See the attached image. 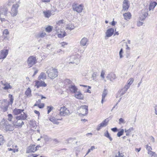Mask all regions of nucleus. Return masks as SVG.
Here are the masks:
<instances>
[{
    "label": "nucleus",
    "instance_id": "9",
    "mask_svg": "<svg viewBox=\"0 0 157 157\" xmlns=\"http://www.w3.org/2000/svg\"><path fill=\"white\" fill-rule=\"evenodd\" d=\"M108 120L107 119H105L101 123L97 126L96 130L98 131L102 128L106 126L108 124Z\"/></svg>",
    "mask_w": 157,
    "mask_h": 157
},
{
    "label": "nucleus",
    "instance_id": "16",
    "mask_svg": "<svg viewBox=\"0 0 157 157\" xmlns=\"http://www.w3.org/2000/svg\"><path fill=\"white\" fill-rule=\"evenodd\" d=\"M7 121L4 119L2 120L0 122V129L4 130H5V128H6V124H7Z\"/></svg>",
    "mask_w": 157,
    "mask_h": 157
},
{
    "label": "nucleus",
    "instance_id": "37",
    "mask_svg": "<svg viewBox=\"0 0 157 157\" xmlns=\"http://www.w3.org/2000/svg\"><path fill=\"white\" fill-rule=\"evenodd\" d=\"M8 97L10 98V101L8 102L9 105H12L13 102L14 98L12 94H9L8 95Z\"/></svg>",
    "mask_w": 157,
    "mask_h": 157
},
{
    "label": "nucleus",
    "instance_id": "54",
    "mask_svg": "<svg viewBox=\"0 0 157 157\" xmlns=\"http://www.w3.org/2000/svg\"><path fill=\"white\" fill-rule=\"evenodd\" d=\"M41 102V100L39 99L38 101L36 102V103L34 105V106H37L39 105Z\"/></svg>",
    "mask_w": 157,
    "mask_h": 157
},
{
    "label": "nucleus",
    "instance_id": "64",
    "mask_svg": "<svg viewBox=\"0 0 157 157\" xmlns=\"http://www.w3.org/2000/svg\"><path fill=\"white\" fill-rule=\"evenodd\" d=\"M34 112L36 114H37L38 116L40 115V113L38 111L35 110Z\"/></svg>",
    "mask_w": 157,
    "mask_h": 157
},
{
    "label": "nucleus",
    "instance_id": "20",
    "mask_svg": "<svg viewBox=\"0 0 157 157\" xmlns=\"http://www.w3.org/2000/svg\"><path fill=\"white\" fill-rule=\"evenodd\" d=\"M123 16L124 17V19L127 21H128L132 17L131 14L130 12H128L124 13Z\"/></svg>",
    "mask_w": 157,
    "mask_h": 157
},
{
    "label": "nucleus",
    "instance_id": "3",
    "mask_svg": "<svg viewBox=\"0 0 157 157\" xmlns=\"http://www.w3.org/2000/svg\"><path fill=\"white\" fill-rule=\"evenodd\" d=\"M37 60L36 57L35 56H29L27 60V63L29 67H31L36 64Z\"/></svg>",
    "mask_w": 157,
    "mask_h": 157
},
{
    "label": "nucleus",
    "instance_id": "28",
    "mask_svg": "<svg viewBox=\"0 0 157 157\" xmlns=\"http://www.w3.org/2000/svg\"><path fill=\"white\" fill-rule=\"evenodd\" d=\"M157 5V3L155 1L151 2L150 3L149 7V10L150 11L152 9H153Z\"/></svg>",
    "mask_w": 157,
    "mask_h": 157
},
{
    "label": "nucleus",
    "instance_id": "31",
    "mask_svg": "<svg viewBox=\"0 0 157 157\" xmlns=\"http://www.w3.org/2000/svg\"><path fill=\"white\" fill-rule=\"evenodd\" d=\"M75 96L76 98L79 99H83V95L80 92H77L75 94Z\"/></svg>",
    "mask_w": 157,
    "mask_h": 157
},
{
    "label": "nucleus",
    "instance_id": "49",
    "mask_svg": "<svg viewBox=\"0 0 157 157\" xmlns=\"http://www.w3.org/2000/svg\"><path fill=\"white\" fill-rule=\"evenodd\" d=\"M146 148L148 152L151 151L152 150V148L148 145H147L146 146Z\"/></svg>",
    "mask_w": 157,
    "mask_h": 157
},
{
    "label": "nucleus",
    "instance_id": "63",
    "mask_svg": "<svg viewBox=\"0 0 157 157\" xmlns=\"http://www.w3.org/2000/svg\"><path fill=\"white\" fill-rule=\"evenodd\" d=\"M141 149V148H136L135 149V151L137 152H139L140 151Z\"/></svg>",
    "mask_w": 157,
    "mask_h": 157
},
{
    "label": "nucleus",
    "instance_id": "36",
    "mask_svg": "<svg viewBox=\"0 0 157 157\" xmlns=\"http://www.w3.org/2000/svg\"><path fill=\"white\" fill-rule=\"evenodd\" d=\"M45 17L48 18L51 16V12L49 10L44 11L43 12Z\"/></svg>",
    "mask_w": 157,
    "mask_h": 157
},
{
    "label": "nucleus",
    "instance_id": "30",
    "mask_svg": "<svg viewBox=\"0 0 157 157\" xmlns=\"http://www.w3.org/2000/svg\"><path fill=\"white\" fill-rule=\"evenodd\" d=\"M49 120L55 124H58L59 122L57 121V120H61V119H56L55 117H51L49 118Z\"/></svg>",
    "mask_w": 157,
    "mask_h": 157
},
{
    "label": "nucleus",
    "instance_id": "55",
    "mask_svg": "<svg viewBox=\"0 0 157 157\" xmlns=\"http://www.w3.org/2000/svg\"><path fill=\"white\" fill-rule=\"evenodd\" d=\"M105 72L102 70L101 72V76L103 79L104 78Z\"/></svg>",
    "mask_w": 157,
    "mask_h": 157
},
{
    "label": "nucleus",
    "instance_id": "7",
    "mask_svg": "<svg viewBox=\"0 0 157 157\" xmlns=\"http://www.w3.org/2000/svg\"><path fill=\"white\" fill-rule=\"evenodd\" d=\"M38 147V146H36L35 145H30L27 148L26 153H29L31 152H34L37 150V148Z\"/></svg>",
    "mask_w": 157,
    "mask_h": 157
},
{
    "label": "nucleus",
    "instance_id": "6",
    "mask_svg": "<svg viewBox=\"0 0 157 157\" xmlns=\"http://www.w3.org/2000/svg\"><path fill=\"white\" fill-rule=\"evenodd\" d=\"M19 6L18 3H17L13 4L12 6L11 11L10 14L13 17L16 16L18 13V9Z\"/></svg>",
    "mask_w": 157,
    "mask_h": 157
},
{
    "label": "nucleus",
    "instance_id": "53",
    "mask_svg": "<svg viewBox=\"0 0 157 157\" xmlns=\"http://www.w3.org/2000/svg\"><path fill=\"white\" fill-rule=\"evenodd\" d=\"M3 33V35L5 34L6 35H8L9 34V32L7 29H5L4 30ZM3 36H4V35Z\"/></svg>",
    "mask_w": 157,
    "mask_h": 157
},
{
    "label": "nucleus",
    "instance_id": "19",
    "mask_svg": "<svg viewBox=\"0 0 157 157\" xmlns=\"http://www.w3.org/2000/svg\"><path fill=\"white\" fill-rule=\"evenodd\" d=\"M114 32V30L113 28H110L108 29L106 33V36L107 37L111 36L113 34Z\"/></svg>",
    "mask_w": 157,
    "mask_h": 157
},
{
    "label": "nucleus",
    "instance_id": "50",
    "mask_svg": "<svg viewBox=\"0 0 157 157\" xmlns=\"http://www.w3.org/2000/svg\"><path fill=\"white\" fill-rule=\"evenodd\" d=\"M123 50L122 48H121L119 52V56L121 58L123 57Z\"/></svg>",
    "mask_w": 157,
    "mask_h": 157
},
{
    "label": "nucleus",
    "instance_id": "25",
    "mask_svg": "<svg viewBox=\"0 0 157 157\" xmlns=\"http://www.w3.org/2000/svg\"><path fill=\"white\" fill-rule=\"evenodd\" d=\"M24 110V109L15 108L13 110V113L15 115H18L21 114Z\"/></svg>",
    "mask_w": 157,
    "mask_h": 157
},
{
    "label": "nucleus",
    "instance_id": "29",
    "mask_svg": "<svg viewBox=\"0 0 157 157\" xmlns=\"http://www.w3.org/2000/svg\"><path fill=\"white\" fill-rule=\"evenodd\" d=\"M66 35V33L63 30H60L59 33L58 34V36L59 38H62L64 37Z\"/></svg>",
    "mask_w": 157,
    "mask_h": 157
},
{
    "label": "nucleus",
    "instance_id": "8",
    "mask_svg": "<svg viewBox=\"0 0 157 157\" xmlns=\"http://www.w3.org/2000/svg\"><path fill=\"white\" fill-rule=\"evenodd\" d=\"M8 52L9 50L8 49L1 50L0 52V59H5L8 55Z\"/></svg>",
    "mask_w": 157,
    "mask_h": 157
},
{
    "label": "nucleus",
    "instance_id": "56",
    "mask_svg": "<svg viewBox=\"0 0 157 157\" xmlns=\"http://www.w3.org/2000/svg\"><path fill=\"white\" fill-rule=\"evenodd\" d=\"M44 103H42L41 104H39L37 106L40 108H42L44 107Z\"/></svg>",
    "mask_w": 157,
    "mask_h": 157
},
{
    "label": "nucleus",
    "instance_id": "10",
    "mask_svg": "<svg viewBox=\"0 0 157 157\" xmlns=\"http://www.w3.org/2000/svg\"><path fill=\"white\" fill-rule=\"evenodd\" d=\"M8 9L7 7L6 6H1L0 8V15H3L5 16H7L8 13Z\"/></svg>",
    "mask_w": 157,
    "mask_h": 157
},
{
    "label": "nucleus",
    "instance_id": "38",
    "mask_svg": "<svg viewBox=\"0 0 157 157\" xmlns=\"http://www.w3.org/2000/svg\"><path fill=\"white\" fill-rule=\"evenodd\" d=\"M104 136L108 138L110 141H112L113 140L112 138L110 136L108 131H106V132H105Z\"/></svg>",
    "mask_w": 157,
    "mask_h": 157
},
{
    "label": "nucleus",
    "instance_id": "13",
    "mask_svg": "<svg viewBox=\"0 0 157 157\" xmlns=\"http://www.w3.org/2000/svg\"><path fill=\"white\" fill-rule=\"evenodd\" d=\"M35 86L37 88H38L40 86L45 87L47 85L43 81H35Z\"/></svg>",
    "mask_w": 157,
    "mask_h": 157
},
{
    "label": "nucleus",
    "instance_id": "22",
    "mask_svg": "<svg viewBox=\"0 0 157 157\" xmlns=\"http://www.w3.org/2000/svg\"><path fill=\"white\" fill-rule=\"evenodd\" d=\"M88 41V39L84 37L82 38L80 41V45L82 46H87V43Z\"/></svg>",
    "mask_w": 157,
    "mask_h": 157
},
{
    "label": "nucleus",
    "instance_id": "41",
    "mask_svg": "<svg viewBox=\"0 0 157 157\" xmlns=\"http://www.w3.org/2000/svg\"><path fill=\"white\" fill-rule=\"evenodd\" d=\"M9 105H9L8 104L6 105H5L4 106H3L2 107V108L3 111L6 112L7 111Z\"/></svg>",
    "mask_w": 157,
    "mask_h": 157
},
{
    "label": "nucleus",
    "instance_id": "27",
    "mask_svg": "<svg viewBox=\"0 0 157 157\" xmlns=\"http://www.w3.org/2000/svg\"><path fill=\"white\" fill-rule=\"evenodd\" d=\"M46 78V75L44 72H41L38 77V79L39 80H44Z\"/></svg>",
    "mask_w": 157,
    "mask_h": 157
},
{
    "label": "nucleus",
    "instance_id": "21",
    "mask_svg": "<svg viewBox=\"0 0 157 157\" xmlns=\"http://www.w3.org/2000/svg\"><path fill=\"white\" fill-rule=\"evenodd\" d=\"M128 88V86L125 85L124 87L120 91V96H121L123 95L126 93Z\"/></svg>",
    "mask_w": 157,
    "mask_h": 157
},
{
    "label": "nucleus",
    "instance_id": "26",
    "mask_svg": "<svg viewBox=\"0 0 157 157\" xmlns=\"http://www.w3.org/2000/svg\"><path fill=\"white\" fill-rule=\"evenodd\" d=\"M80 108L82 109H85V114H82L80 113V114H82L83 116H85L88 113V106L86 105H83L81 106Z\"/></svg>",
    "mask_w": 157,
    "mask_h": 157
},
{
    "label": "nucleus",
    "instance_id": "35",
    "mask_svg": "<svg viewBox=\"0 0 157 157\" xmlns=\"http://www.w3.org/2000/svg\"><path fill=\"white\" fill-rule=\"evenodd\" d=\"M75 28L74 25L71 24H69L66 25V29L70 30L74 29Z\"/></svg>",
    "mask_w": 157,
    "mask_h": 157
},
{
    "label": "nucleus",
    "instance_id": "5",
    "mask_svg": "<svg viewBox=\"0 0 157 157\" xmlns=\"http://www.w3.org/2000/svg\"><path fill=\"white\" fill-rule=\"evenodd\" d=\"M59 115L61 116H65L70 114L68 109L65 106L61 107L59 109Z\"/></svg>",
    "mask_w": 157,
    "mask_h": 157
},
{
    "label": "nucleus",
    "instance_id": "40",
    "mask_svg": "<svg viewBox=\"0 0 157 157\" xmlns=\"http://www.w3.org/2000/svg\"><path fill=\"white\" fill-rule=\"evenodd\" d=\"M61 27L59 26V25H56L55 26V29L54 30L55 31H56V32L59 33L60 30H62V29H60Z\"/></svg>",
    "mask_w": 157,
    "mask_h": 157
},
{
    "label": "nucleus",
    "instance_id": "48",
    "mask_svg": "<svg viewBox=\"0 0 157 157\" xmlns=\"http://www.w3.org/2000/svg\"><path fill=\"white\" fill-rule=\"evenodd\" d=\"M134 130V128L133 127H131L128 130H126V129H125V132H130L132 131H133Z\"/></svg>",
    "mask_w": 157,
    "mask_h": 157
},
{
    "label": "nucleus",
    "instance_id": "32",
    "mask_svg": "<svg viewBox=\"0 0 157 157\" xmlns=\"http://www.w3.org/2000/svg\"><path fill=\"white\" fill-rule=\"evenodd\" d=\"M6 125V128H5V130L6 131H12L13 129V127L11 125L9 124L7 122Z\"/></svg>",
    "mask_w": 157,
    "mask_h": 157
},
{
    "label": "nucleus",
    "instance_id": "60",
    "mask_svg": "<svg viewBox=\"0 0 157 157\" xmlns=\"http://www.w3.org/2000/svg\"><path fill=\"white\" fill-rule=\"evenodd\" d=\"M126 50L127 51H128V50L130 51V48L128 45L127 43H126Z\"/></svg>",
    "mask_w": 157,
    "mask_h": 157
},
{
    "label": "nucleus",
    "instance_id": "14",
    "mask_svg": "<svg viewBox=\"0 0 157 157\" xmlns=\"http://www.w3.org/2000/svg\"><path fill=\"white\" fill-rule=\"evenodd\" d=\"M13 124L14 125L21 127L24 124V123L21 120L16 119Z\"/></svg>",
    "mask_w": 157,
    "mask_h": 157
},
{
    "label": "nucleus",
    "instance_id": "12",
    "mask_svg": "<svg viewBox=\"0 0 157 157\" xmlns=\"http://www.w3.org/2000/svg\"><path fill=\"white\" fill-rule=\"evenodd\" d=\"M122 11H127L129 7V4L128 0H124L123 2Z\"/></svg>",
    "mask_w": 157,
    "mask_h": 157
},
{
    "label": "nucleus",
    "instance_id": "2",
    "mask_svg": "<svg viewBox=\"0 0 157 157\" xmlns=\"http://www.w3.org/2000/svg\"><path fill=\"white\" fill-rule=\"evenodd\" d=\"M45 69L48 76L50 78L53 79L57 76L58 71L55 68L51 67L49 69L45 68Z\"/></svg>",
    "mask_w": 157,
    "mask_h": 157
},
{
    "label": "nucleus",
    "instance_id": "33",
    "mask_svg": "<svg viewBox=\"0 0 157 157\" xmlns=\"http://www.w3.org/2000/svg\"><path fill=\"white\" fill-rule=\"evenodd\" d=\"M29 124L31 128H36V127L37 125L36 123V121L34 120H31L29 122Z\"/></svg>",
    "mask_w": 157,
    "mask_h": 157
},
{
    "label": "nucleus",
    "instance_id": "1",
    "mask_svg": "<svg viewBox=\"0 0 157 157\" xmlns=\"http://www.w3.org/2000/svg\"><path fill=\"white\" fill-rule=\"evenodd\" d=\"M80 52L82 53L79 55L78 53H75L71 56L69 60V64L70 65L73 64L74 66L77 65L79 63L80 58L82 56V53L84 52V50H78V52Z\"/></svg>",
    "mask_w": 157,
    "mask_h": 157
},
{
    "label": "nucleus",
    "instance_id": "51",
    "mask_svg": "<svg viewBox=\"0 0 157 157\" xmlns=\"http://www.w3.org/2000/svg\"><path fill=\"white\" fill-rule=\"evenodd\" d=\"M119 124H121V123L124 124L125 123L124 119L121 118L119 119Z\"/></svg>",
    "mask_w": 157,
    "mask_h": 157
},
{
    "label": "nucleus",
    "instance_id": "4",
    "mask_svg": "<svg viewBox=\"0 0 157 157\" xmlns=\"http://www.w3.org/2000/svg\"><path fill=\"white\" fill-rule=\"evenodd\" d=\"M73 10L78 13H80L83 10L84 5L83 4H79L77 3H74L72 5Z\"/></svg>",
    "mask_w": 157,
    "mask_h": 157
},
{
    "label": "nucleus",
    "instance_id": "15",
    "mask_svg": "<svg viewBox=\"0 0 157 157\" xmlns=\"http://www.w3.org/2000/svg\"><path fill=\"white\" fill-rule=\"evenodd\" d=\"M106 78L108 80L112 82L116 78V75L113 73H110L106 77Z\"/></svg>",
    "mask_w": 157,
    "mask_h": 157
},
{
    "label": "nucleus",
    "instance_id": "24",
    "mask_svg": "<svg viewBox=\"0 0 157 157\" xmlns=\"http://www.w3.org/2000/svg\"><path fill=\"white\" fill-rule=\"evenodd\" d=\"M25 94L27 97L30 98L32 96L31 90L29 87H28L25 92Z\"/></svg>",
    "mask_w": 157,
    "mask_h": 157
},
{
    "label": "nucleus",
    "instance_id": "39",
    "mask_svg": "<svg viewBox=\"0 0 157 157\" xmlns=\"http://www.w3.org/2000/svg\"><path fill=\"white\" fill-rule=\"evenodd\" d=\"M134 81V79L133 78H130L127 81V84L125 85L126 86H128V88H129L130 85Z\"/></svg>",
    "mask_w": 157,
    "mask_h": 157
},
{
    "label": "nucleus",
    "instance_id": "45",
    "mask_svg": "<svg viewBox=\"0 0 157 157\" xmlns=\"http://www.w3.org/2000/svg\"><path fill=\"white\" fill-rule=\"evenodd\" d=\"M4 140L3 136L0 135V145H2L4 143Z\"/></svg>",
    "mask_w": 157,
    "mask_h": 157
},
{
    "label": "nucleus",
    "instance_id": "11",
    "mask_svg": "<svg viewBox=\"0 0 157 157\" xmlns=\"http://www.w3.org/2000/svg\"><path fill=\"white\" fill-rule=\"evenodd\" d=\"M1 84L4 86L2 88L4 90H6L9 89H11L12 87L10 85V83L5 81H1Z\"/></svg>",
    "mask_w": 157,
    "mask_h": 157
},
{
    "label": "nucleus",
    "instance_id": "34",
    "mask_svg": "<svg viewBox=\"0 0 157 157\" xmlns=\"http://www.w3.org/2000/svg\"><path fill=\"white\" fill-rule=\"evenodd\" d=\"M46 35V33L44 32H40L37 34L36 37L38 38H44Z\"/></svg>",
    "mask_w": 157,
    "mask_h": 157
},
{
    "label": "nucleus",
    "instance_id": "62",
    "mask_svg": "<svg viewBox=\"0 0 157 157\" xmlns=\"http://www.w3.org/2000/svg\"><path fill=\"white\" fill-rule=\"evenodd\" d=\"M0 20L2 22H4L6 21L5 18H2L1 17H0Z\"/></svg>",
    "mask_w": 157,
    "mask_h": 157
},
{
    "label": "nucleus",
    "instance_id": "58",
    "mask_svg": "<svg viewBox=\"0 0 157 157\" xmlns=\"http://www.w3.org/2000/svg\"><path fill=\"white\" fill-rule=\"evenodd\" d=\"M150 139L151 140V141L153 142V143H154L155 142V138H154V137L152 136H151L150 137Z\"/></svg>",
    "mask_w": 157,
    "mask_h": 157
},
{
    "label": "nucleus",
    "instance_id": "43",
    "mask_svg": "<svg viewBox=\"0 0 157 157\" xmlns=\"http://www.w3.org/2000/svg\"><path fill=\"white\" fill-rule=\"evenodd\" d=\"M124 132V130L123 129H121V131L118 132L117 135V136L120 137L123 135Z\"/></svg>",
    "mask_w": 157,
    "mask_h": 157
},
{
    "label": "nucleus",
    "instance_id": "23",
    "mask_svg": "<svg viewBox=\"0 0 157 157\" xmlns=\"http://www.w3.org/2000/svg\"><path fill=\"white\" fill-rule=\"evenodd\" d=\"M69 88L71 92L76 93L78 90L77 87L75 85H71L69 86Z\"/></svg>",
    "mask_w": 157,
    "mask_h": 157
},
{
    "label": "nucleus",
    "instance_id": "52",
    "mask_svg": "<svg viewBox=\"0 0 157 157\" xmlns=\"http://www.w3.org/2000/svg\"><path fill=\"white\" fill-rule=\"evenodd\" d=\"M63 20H61L59 21L58 23H57V25H59V26H60V25L63 24Z\"/></svg>",
    "mask_w": 157,
    "mask_h": 157
},
{
    "label": "nucleus",
    "instance_id": "17",
    "mask_svg": "<svg viewBox=\"0 0 157 157\" xmlns=\"http://www.w3.org/2000/svg\"><path fill=\"white\" fill-rule=\"evenodd\" d=\"M27 117V114L23 113L21 114L19 116L16 117V119L18 120L20 119L22 121L25 120L26 119Z\"/></svg>",
    "mask_w": 157,
    "mask_h": 157
},
{
    "label": "nucleus",
    "instance_id": "57",
    "mask_svg": "<svg viewBox=\"0 0 157 157\" xmlns=\"http://www.w3.org/2000/svg\"><path fill=\"white\" fill-rule=\"evenodd\" d=\"M143 22H141L140 21H139L137 22V25L138 26H141L142 25H143Z\"/></svg>",
    "mask_w": 157,
    "mask_h": 157
},
{
    "label": "nucleus",
    "instance_id": "18",
    "mask_svg": "<svg viewBox=\"0 0 157 157\" xmlns=\"http://www.w3.org/2000/svg\"><path fill=\"white\" fill-rule=\"evenodd\" d=\"M148 11L147 10H144L143 12L142 16L140 17V19L141 21L144 20L148 15Z\"/></svg>",
    "mask_w": 157,
    "mask_h": 157
},
{
    "label": "nucleus",
    "instance_id": "42",
    "mask_svg": "<svg viewBox=\"0 0 157 157\" xmlns=\"http://www.w3.org/2000/svg\"><path fill=\"white\" fill-rule=\"evenodd\" d=\"M52 27L50 26H48L45 28L46 31L48 33H50L52 30Z\"/></svg>",
    "mask_w": 157,
    "mask_h": 157
},
{
    "label": "nucleus",
    "instance_id": "44",
    "mask_svg": "<svg viewBox=\"0 0 157 157\" xmlns=\"http://www.w3.org/2000/svg\"><path fill=\"white\" fill-rule=\"evenodd\" d=\"M107 90L106 89H104L103 92L102 94V98H105L106 95H107Z\"/></svg>",
    "mask_w": 157,
    "mask_h": 157
},
{
    "label": "nucleus",
    "instance_id": "47",
    "mask_svg": "<svg viewBox=\"0 0 157 157\" xmlns=\"http://www.w3.org/2000/svg\"><path fill=\"white\" fill-rule=\"evenodd\" d=\"M8 120L9 121H11L13 117L12 115L11 114H9L8 115Z\"/></svg>",
    "mask_w": 157,
    "mask_h": 157
},
{
    "label": "nucleus",
    "instance_id": "46",
    "mask_svg": "<svg viewBox=\"0 0 157 157\" xmlns=\"http://www.w3.org/2000/svg\"><path fill=\"white\" fill-rule=\"evenodd\" d=\"M53 109V107L52 106H47V109H48V114H49Z\"/></svg>",
    "mask_w": 157,
    "mask_h": 157
},
{
    "label": "nucleus",
    "instance_id": "59",
    "mask_svg": "<svg viewBox=\"0 0 157 157\" xmlns=\"http://www.w3.org/2000/svg\"><path fill=\"white\" fill-rule=\"evenodd\" d=\"M111 130L113 132H116L117 131V128L116 127L113 128H111Z\"/></svg>",
    "mask_w": 157,
    "mask_h": 157
},
{
    "label": "nucleus",
    "instance_id": "61",
    "mask_svg": "<svg viewBox=\"0 0 157 157\" xmlns=\"http://www.w3.org/2000/svg\"><path fill=\"white\" fill-rule=\"evenodd\" d=\"M151 153H153L152 156H153L154 157H157V154H156L155 152H151Z\"/></svg>",
    "mask_w": 157,
    "mask_h": 157
}]
</instances>
